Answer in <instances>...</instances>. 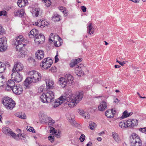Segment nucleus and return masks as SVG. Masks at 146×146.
Listing matches in <instances>:
<instances>
[{"label":"nucleus","instance_id":"1","mask_svg":"<svg viewBox=\"0 0 146 146\" xmlns=\"http://www.w3.org/2000/svg\"><path fill=\"white\" fill-rule=\"evenodd\" d=\"M29 41L24 39L22 35H19L16 37L13 43L16 46L18 56L19 58L25 56V46L29 44Z\"/></svg>","mask_w":146,"mask_h":146},{"label":"nucleus","instance_id":"2","mask_svg":"<svg viewBox=\"0 0 146 146\" xmlns=\"http://www.w3.org/2000/svg\"><path fill=\"white\" fill-rule=\"evenodd\" d=\"M28 74L30 77H28L25 81L28 84L32 83H36L40 81L42 78L41 74L36 71L32 70L28 72Z\"/></svg>","mask_w":146,"mask_h":146},{"label":"nucleus","instance_id":"3","mask_svg":"<svg viewBox=\"0 0 146 146\" xmlns=\"http://www.w3.org/2000/svg\"><path fill=\"white\" fill-rule=\"evenodd\" d=\"M72 96V92L71 91H68L66 94L65 96H61L57 99L52 104V107L53 108H56L62 103L65 100L67 102L69 101Z\"/></svg>","mask_w":146,"mask_h":146},{"label":"nucleus","instance_id":"4","mask_svg":"<svg viewBox=\"0 0 146 146\" xmlns=\"http://www.w3.org/2000/svg\"><path fill=\"white\" fill-rule=\"evenodd\" d=\"M72 96L69 101L68 104L69 107L72 108L75 106L80 101L82 100L83 96V94L82 92H78L76 93V94L73 96Z\"/></svg>","mask_w":146,"mask_h":146},{"label":"nucleus","instance_id":"5","mask_svg":"<svg viewBox=\"0 0 146 146\" xmlns=\"http://www.w3.org/2000/svg\"><path fill=\"white\" fill-rule=\"evenodd\" d=\"M46 91V93L42 94L40 96V100L44 103L51 102L54 98V93L53 92L48 90H47Z\"/></svg>","mask_w":146,"mask_h":146},{"label":"nucleus","instance_id":"6","mask_svg":"<svg viewBox=\"0 0 146 146\" xmlns=\"http://www.w3.org/2000/svg\"><path fill=\"white\" fill-rule=\"evenodd\" d=\"M2 102L7 109L10 110H12L16 104L15 101L8 97H4L3 99Z\"/></svg>","mask_w":146,"mask_h":146},{"label":"nucleus","instance_id":"7","mask_svg":"<svg viewBox=\"0 0 146 146\" xmlns=\"http://www.w3.org/2000/svg\"><path fill=\"white\" fill-rule=\"evenodd\" d=\"M131 146H141L142 141L139 137L135 133H133L131 137Z\"/></svg>","mask_w":146,"mask_h":146},{"label":"nucleus","instance_id":"8","mask_svg":"<svg viewBox=\"0 0 146 146\" xmlns=\"http://www.w3.org/2000/svg\"><path fill=\"white\" fill-rule=\"evenodd\" d=\"M52 60L48 58L44 59L41 62L40 65L41 68L44 70H46L49 68L52 64Z\"/></svg>","mask_w":146,"mask_h":146},{"label":"nucleus","instance_id":"9","mask_svg":"<svg viewBox=\"0 0 146 146\" xmlns=\"http://www.w3.org/2000/svg\"><path fill=\"white\" fill-rule=\"evenodd\" d=\"M24 68V66L22 63L17 62L15 63L12 71V72H19L23 70Z\"/></svg>","mask_w":146,"mask_h":146},{"label":"nucleus","instance_id":"10","mask_svg":"<svg viewBox=\"0 0 146 146\" xmlns=\"http://www.w3.org/2000/svg\"><path fill=\"white\" fill-rule=\"evenodd\" d=\"M7 48V40L5 37L0 38V50L1 51L6 50Z\"/></svg>","mask_w":146,"mask_h":146},{"label":"nucleus","instance_id":"11","mask_svg":"<svg viewBox=\"0 0 146 146\" xmlns=\"http://www.w3.org/2000/svg\"><path fill=\"white\" fill-rule=\"evenodd\" d=\"M117 111L115 108L107 110L105 112L106 116L108 118H111L114 117L116 114Z\"/></svg>","mask_w":146,"mask_h":146},{"label":"nucleus","instance_id":"12","mask_svg":"<svg viewBox=\"0 0 146 146\" xmlns=\"http://www.w3.org/2000/svg\"><path fill=\"white\" fill-rule=\"evenodd\" d=\"M11 75L12 78L16 82H21L22 80V76L19 72H12Z\"/></svg>","mask_w":146,"mask_h":146},{"label":"nucleus","instance_id":"13","mask_svg":"<svg viewBox=\"0 0 146 146\" xmlns=\"http://www.w3.org/2000/svg\"><path fill=\"white\" fill-rule=\"evenodd\" d=\"M35 42L37 44L43 43L45 40V37L43 35L40 34L34 38Z\"/></svg>","mask_w":146,"mask_h":146},{"label":"nucleus","instance_id":"14","mask_svg":"<svg viewBox=\"0 0 146 146\" xmlns=\"http://www.w3.org/2000/svg\"><path fill=\"white\" fill-rule=\"evenodd\" d=\"M2 130L4 133L9 134L15 139L16 137L17 136L15 133L12 131L11 129L8 127H4L2 128Z\"/></svg>","mask_w":146,"mask_h":146},{"label":"nucleus","instance_id":"15","mask_svg":"<svg viewBox=\"0 0 146 146\" xmlns=\"http://www.w3.org/2000/svg\"><path fill=\"white\" fill-rule=\"evenodd\" d=\"M15 84L13 80H9L7 83V86L5 88V90L7 91L11 90L14 87Z\"/></svg>","mask_w":146,"mask_h":146},{"label":"nucleus","instance_id":"16","mask_svg":"<svg viewBox=\"0 0 146 146\" xmlns=\"http://www.w3.org/2000/svg\"><path fill=\"white\" fill-rule=\"evenodd\" d=\"M44 52L42 50H38L36 52V58L38 60H41L43 59L44 57Z\"/></svg>","mask_w":146,"mask_h":146},{"label":"nucleus","instance_id":"17","mask_svg":"<svg viewBox=\"0 0 146 146\" xmlns=\"http://www.w3.org/2000/svg\"><path fill=\"white\" fill-rule=\"evenodd\" d=\"M12 90L13 93L17 95L21 94L23 91V88L21 86L17 85L13 87Z\"/></svg>","mask_w":146,"mask_h":146},{"label":"nucleus","instance_id":"18","mask_svg":"<svg viewBox=\"0 0 146 146\" xmlns=\"http://www.w3.org/2000/svg\"><path fill=\"white\" fill-rule=\"evenodd\" d=\"M46 82L47 90L52 89L54 87V82L49 79H47L45 80Z\"/></svg>","mask_w":146,"mask_h":146},{"label":"nucleus","instance_id":"19","mask_svg":"<svg viewBox=\"0 0 146 146\" xmlns=\"http://www.w3.org/2000/svg\"><path fill=\"white\" fill-rule=\"evenodd\" d=\"M36 25L40 27L41 28H43L47 26L48 24V23L45 20H38L37 22L35 23Z\"/></svg>","mask_w":146,"mask_h":146},{"label":"nucleus","instance_id":"20","mask_svg":"<svg viewBox=\"0 0 146 146\" xmlns=\"http://www.w3.org/2000/svg\"><path fill=\"white\" fill-rule=\"evenodd\" d=\"M58 83L62 88H65L68 84L66 79L63 77H61L59 79Z\"/></svg>","mask_w":146,"mask_h":146},{"label":"nucleus","instance_id":"21","mask_svg":"<svg viewBox=\"0 0 146 146\" xmlns=\"http://www.w3.org/2000/svg\"><path fill=\"white\" fill-rule=\"evenodd\" d=\"M107 106L106 102L102 101L98 107L99 110L101 111H104L107 108Z\"/></svg>","mask_w":146,"mask_h":146},{"label":"nucleus","instance_id":"22","mask_svg":"<svg viewBox=\"0 0 146 146\" xmlns=\"http://www.w3.org/2000/svg\"><path fill=\"white\" fill-rule=\"evenodd\" d=\"M31 12L33 16L37 17L41 12V11L39 7L34 8L32 9Z\"/></svg>","mask_w":146,"mask_h":146},{"label":"nucleus","instance_id":"23","mask_svg":"<svg viewBox=\"0 0 146 146\" xmlns=\"http://www.w3.org/2000/svg\"><path fill=\"white\" fill-rule=\"evenodd\" d=\"M65 78L68 84H71L73 82L74 78L70 74H66L65 76Z\"/></svg>","mask_w":146,"mask_h":146},{"label":"nucleus","instance_id":"24","mask_svg":"<svg viewBox=\"0 0 146 146\" xmlns=\"http://www.w3.org/2000/svg\"><path fill=\"white\" fill-rule=\"evenodd\" d=\"M128 127H133L137 125L138 122L136 119H129L127 120Z\"/></svg>","mask_w":146,"mask_h":146},{"label":"nucleus","instance_id":"25","mask_svg":"<svg viewBox=\"0 0 146 146\" xmlns=\"http://www.w3.org/2000/svg\"><path fill=\"white\" fill-rule=\"evenodd\" d=\"M14 14L15 16H19L21 17L24 16L25 14V10L23 9H21L20 10H18L15 12Z\"/></svg>","mask_w":146,"mask_h":146},{"label":"nucleus","instance_id":"26","mask_svg":"<svg viewBox=\"0 0 146 146\" xmlns=\"http://www.w3.org/2000/svg\"><path fill=\"white\" fill-rule=\"evenodd\" d=\"M82 58H78L77 59L73 60L71 61L70 63V66L71 67H73L74 66L78 63H79L82 61Z\"/></svg>","mask_w":146,"mask_h":146},{"label":"nucleus","instance_id":"27","mask_svg":"<svg viewBox=\"0 0 146 146\" xmlns=\"http://www.w3.org/2000/svg\"><path fill=\"white\" fill-rule=\"evenodd\" d=\"M28 3L27 0H19L17 2V4L20 7H24Z\"/></svg>","mask_w":146,"mask_h":146},{"label":"nucleus","instance_id":"28","mask_svg":"<svg viewBox=\"0 0 146 146\" xmlns=\"http://www.w3.org/2000/svg\"><path fill=\"white\" fill-rule=\"evenodd\" d=\"M119 127L122 129L128 127L127 121H122L119 122Z\"/></svg>","mask_w":146,"mask_h":146},{"label":"nucleus","instance_id":"29","mask_svg":"<svg viewBox=\"0 0 146 146\" xmlns=\"http://www.w3.org/2000/svg\"><path fill=\"white\" fill-rule=\"evenodd\" d=\"M80 65H81L82 66H76L75 69V72L76 74L79 73L80 74V73L82 72V70L83 68H84V65H83L82 64H80ZM77 74L78 75V74Z\"/></svg>","mask_w":146,"mask_h":146},{"label":"nucleus","instance_id":"30","mask_svg":"<svg viewBox=\"0 0 146 146\" xmlns=\"http://www.w3.org/2000/svg\"><path fill=\"white\" fill-rule=\"evenodd\" d=\"M38 33V30L36 29H33L30 31L29 36H35L36 37L37 36Z\"/></svg>","mask_w":146,"mask_h":146},{"label":"nucleus","instance_id":"31","mask_svg":"<svg viewBox=\"0 0 146 146\" xmlns=\"http://www.w3.org/2000/svg\"><path fill=\"white\" fill-rule=\"evenodd\" d=\"M58 9L64 13L65 16H67L68 15V11L65 7H58Z\"/></svg>","mask_w":146,"mask_h":146},{"label":"nucleus","instance_id":"32","mask_svg":"<svg viewBox=\"0 0 146 146\" xmlns=\"http://www.w3.org/2000/svg\"><path fill=\"white\" fill-rule=\"evenodd\" d=\"M57 40H56L54 42V45L56 47H58L60 46L62 42V40L61 39L59 38Z\"/></svg>","mask_w":146,"mask_h":146},{"label":"nucleus","instance_id":"33","mask_svg":"<svg viewBox=\"0 0 146 146\" xmlns=\"http://www.w3.org/2000/svg\"><path fill=\"white\" fill-rule=\"evenodd\" d=\"M88 33L90 35L93 34L94 32L93 26L92 24L90 23L88 26Z\"/></svg>","mask_w":146,"mask_h":146},{"label":"nucleus","instance_id":"34","mask_svg":"<svg viewBox=\"0 0 146 146\" xmlns=\"http://www.w3.org/2000/svg\"><path fill=\"white\" fill-rule=\"evenodd\" d=\"M52 20L54 22L59 21L60 20V16L58 15H55L52 17Z\"/></svg>","mask_w":146,"mask_h":146},{"label":"nucleus","instance_id":"35","mask_svg":"<svg viewBox=\"0 0 146 146\" xmlns=\"http://www.w3.org/2000/svg\"><path fill=\"white\" fill-rule=\"evenodd\" d=\"M16 116L22 119H25L26 116L24 113L21 112H18L16 113Z\"/></svg>","mask_w":146,"mask_h":146},{"label":"nucleus","instance_id":"36","mask_svg":"<svg viewBox=\"0 0 146 146\" xmlns=\"http://www.w3.org/2000/svg\"><path fill=\"white\" fill-rule=\"evenodd\" d=\"M44 119H46L48 120V124L50 127L55 122V121L50 117H46L44 118Z\"/></svg>","mask_w":146,"mask_h":146},{"label":"nucleus","instance_id":"37","mask_svg":"<svg viewBox=\"0 0 146 146\" xmlns=\"http://www.w3.org/2000/svg\"><path fill=\"white\" fill-rule=\"evenodd\" d=\"M58 37L55 36L53 34H51L50 36L49 40L52 42H54L56 40L58 39Z\"/></svg>","mask_w":146,"mask_h":146},{"label":"nucleus","instance_id":"38","mask_svg":"<svg viewBox=\"0 0 146 146\" xmlns=\"http://www.w3.org/2000/svg\"><path fill=\"white\" fill-rule=\"evenodd\" d=\"M80 114L83 117H84L85 118L88 119L90 117V115L89 114L87 113H85L84 111H81L80 112Z\"/></svg>","mask_w":146,"mask_h":146},{"label":"nucleus","instance_id":"39","mask_svg":"<svg viewBox=\"0 0 146 146\" xmlns=\"http://www.w3.org/2000/svg\"><path fill=\"white\" fill-rule=\"evenodd\" d=\"M4 65V63L0 61V73H2L4 72L5 67Z\"/></svg>","mask_w":146,"mask_h":146},{"label":"nucleus","instance_id":"40","mask_svg":"<svg viewBox=\"0 0 146 146\" xmlns=\"http://www.w3.org/2000/svg\"><path fill=\"white\" fill-rule=\"evenodd\" d=\"M130 115V113H128L127 111L125 110L123 113L122 117V118H124L129 117Z\"/></svg>","mask_w":146,"mask_h":146},{"label":"nucleus","instance_id":"41","mask_svg":"<svg viewBox=\"0 0 146 146\" xmlns=\"http://www.w3.org/2000/svg\"><path fill=\"white\" fill-rule=\"evenodd\" d=\"M112 135L114 139L117 142L119 141V139L117 134L115 133L112 132Z\"/></svg>","mask_w":146,"mask_h":146},{"label":"nucleus","instance_id":"42","mask_svg":"<svg viewBox=\"0 0 146 146\" xmlns=\"http://www.w3.org/2000/svg\"><path fill=\"white\" fill-rule=\"evenodd\" d=\"M44 2L45 5L47 7H49L51 5V1L50 0H42Z\"/></svg>","mask_w":146,"mask_h":146},{"label":"nucleus","instance_id":"43","mask_svg":"<svg viewBox=\"0 0 146 146\" xmlns=\"http://www.w3.org/2000/svg\"><path fill=\"white\" fill-rule=\"evenodd\" d=\"M96 125L94 122H92L89 126V127L91 130H93L96 127Z\"/></svg>","mask_w":146,"mask_h":146},{"label":"nucleus","instance_id":"44","mask_svg":"<svg viewBox=\"0 0 146 146\" xmlns=\"http://www.w3.org/2000/svg\"><path fill=\"white\" fill-rule=\"evenodd\" d=\"M26 129L27 130L31 132H32L33 133H35V130L32 127L27 126L26 128Z\"/></svg>","mask_w":146,"mask_h":146},{"label":"nucleus","instance_id":"45","mask_svg":"<svg viewBox=\"0 0 146 146\" xmlns=\"http://www.w3.org/2000/svg\"><path fill=\"white\" fill-rule=\"evenodd\" d=\"M44 90V88L43 86H40L38 89V91L39 93H41L43 92Z\"/></svg>","mask_w":146,"mask_h":146},{"label":"nucleus","instance_id":"46","mask_svg":"<svg viewBox=\"0 0 146 146\" xmlns=\"http://www.w3.org/2000/svg\"><path fill=\"white\" fill-rule=\"evenodd\" d=\"M50 133H52L53 134L55 133H57V130H56L53 127H51L50 128Z\"/></svg>","mask_w":146,"mask_h":146},{"label":"nucleus","instance_id":"47","mask_svg":"<svg viewBox=\"0 0 146 146\" xmlns=\"http://www.w3.org/2000/svg\"><path fill=\"white\" fill-rule=\"evenodd\" d=\"M4 33V29L3 27L0 25V35H2Z\"/></svg>","mask_w":146,"mask_h":146},{"label":"nucleus","instance_id":"48","mask_svg":"<svg viewBox=\"0 0 146 146\" xmlns=\"http://www.w3.org/2000/svg\"><path fill=\"white\" fill-rule=\"evenodd\" d=\"M139 130L142 133H143L146 134V127L144 128H140L139 129Z\"/></svg>","mask_w":146,"mask_h":146},{"label":"nucleus","instance_id":"49","mask_svg":"<svg viewBox=\"0 0 146 146\" xmlns=\"http://www.w3.org/2000/svg\"><path fill=\"white\" fill-rule=\"evenodd\" d=\"M85 136L84 134H82L80 138V140L81 142H83L85 139Z\"/></svg>","mask_w":146,"mask_h":146},{"label":"nucleus","instance_id":"50","mask_svg":"<svg viewBox=\"0 0 146 146\" xmlns=\"http://www.w3.org/2000/svg\"><path fill=\"white\" fill-rule=\"evenodd\" d=\"M7 14V12L5 11H0V16L2 15H5Z\"/></svg>","mask_w":146,"mask_h":146},{"label":"nucleus","instance_id":"51","mask_svg":"<svg viewBox=\"0 0 146 146\" xmlns=\"http://www.w3.org/2000/svg\"><path fill=\"white\" fill-rule=\"evenodd\" d=\"M48 139L51 142H53L54 141V139L53 137H52L50 135L48 137Z\"/></svg>","mask_w":146,"mask_h":146},{"label":"nucleus","instance_id":"52","mask_svg":"<svg viewBox=\"0 0 146 146\" xmlns=\"http://www.w3.org/2000/svg\"><path fill=\"white\" fill-rule=\"evenodd\" d=\"M50 70L52 72H55L56 71V68L55 67H52L50 69Z\"/></svg>","mask_w":146,"mask_h":146},{"label":"nucleus","instance_id":"53","mask_svg":"<svg viewBox=\"0 0 146 146\" xmlns=\"http://www.w3.org/2000/svg\"><path fill=\"white\" fill-rule=\"evenodd\" d=\"M81 8L83 12H86V8L84 6H81Z\"/></svg>","mask_w":146,"mask_h":146},{"label":"nucleus","instance_id":"54","mask_svg":"<svg viewBox=\"0 0 146 146\" xmlns=\"http://www.w3.org/2000/svg\"><path fill=\"white\" fill-rule=\"evenodd\" d=\"M58 53H57L55 57V63L57 62L58 61L59 59L58 57Z\"/></svg>","mask_w":146,"mask_h":146},{"label":"nucleus","instance_id":"55","mask_svg":"<svg viewBox=\"0 0 146 146\" xmlns=\"http://www.w3.org/2000/svg\"><path fill=\"white\" fill-rule=\"evenodd\" d=\"M129 1L132 2L134 3H139L140 0H129Z\"/></svg>","mask_w":146,"mask_h":146},{"label":"nucleus","instance_id":"56","mask_svg":"<svg viewBox=\"0 0 146 146\" xmlns=\"http://www.w3.org/2000/svg\"><path fill=\"white\" fill-rule=\"evenodd\" d=\"M120 101L117 98H115L114 100V102L116 103H118Z\"/></svg>","mask_w":146,"mask_h":146},{"label":"nucleus","instance_id":"57","mask_svg":"<svg viewBox=\"0 0 146 146\" xmlns=\"http://www.w3.org/2000/svg\"><path fill=\"white\" fill-rule=\"evenodd\" d=\"M17 136L19 137H21L23 136L22 134L21 133H20L19 134H18Z\"/></svg>","mask_w":146,"mask_h":146},{"label":"nucleus","instance_id":"58","mask_svg":"<svg viewBox=\"0 0 146 146\" xmlns=\"http://www.w3.org/2000/svg\"><path fill=\"white\" fill-rule=\"evenodd\" d=\"M54 134L56 136H58L60 135V133L59 132L57 133H57H54Z\"/></svg>","mask_w":146,"mask_h":146},{"label":"nucleus","instance_id":"59","mask_svg":"<svg viewBox=\"0 0 146 146\" xmlns=\"http://www.w3.org/2000/svg\"><path fill=\"white\" fill-rule=\"evenodd\" d=\"M97 139L99 141H101L102 140V139L101 137H98L97 138Z\"/></svg>","mask_w":146,"mask_h":146},{"label":"nucleus","instance_id":"60","mask_svg":"<svg viewBox=\"0 0 146 146\" xmlns=\"http://www.w3.org/2000/svg\"><path fill=\"white\" fill-rule=\"evenodd\" d=\"M114 67L115 68H119L120 67V66L119 65H115Z\"/></svg>","mask_w":146,"mask_h":146},{"label":"nucleus","instance_id":"61","mask_svg":"<svg viewBox=\"0 0 146 146\" xmlns=\"http://www.w3.org/2000/svg\"><path fill=\"white\" fill-rule=\"evenodd\" d=\"M104 131L102 132H101L100 133H98V134L99 135H101L102 134H104Z\"/></svg>","mask_w":146,"mask_h":146},{"label":"nucleus","instance_id":"62","mask_svg":"<svg viewBox=\"0 0 146 146\" xmlns=\"http://www.w3.org/2000/svg\"><path fill=\"white\" fill-rule=\"evenodd\" d=\"M91 144V143L89 142L87 144L86 146H92Z\"/></svg>","mask_w":146,"mask_h":146},{"label":"nucleus","instance_id":"63","mask_svg":"<svg viewBox=\"0 0 146 146\" xmlns=\"http://www.w3.org/2000/svg\"><path fill=\"white\" fill-rule=\"evenodd\" d=\"M6 64L8 65L9 66H10L11 65L8 62H6Z\"/></svg>","mask_w":146,"mask_h":146},{"label":"nucleus","instance_id":"64","mask_svg":"<svg viewBox=\"0 0 146 146\" xmlns=\"http://www.w3.org/2000/svg\"><path fill=\"white\" fill-rule=\"evenodd\" d=\"M119 64L121 65V66H123V65L125 64V63L124 62H120Z\"/></svg>","mask_w":146,"mask_h":146}]
</instances>
